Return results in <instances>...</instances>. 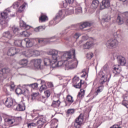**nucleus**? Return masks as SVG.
<instances>
[{"label": "nucleus", "instance_id": "obj_1", "mask_svg": "<svg viewBox=\"0 0 128 128\" xmlns=\"http://www.w3.org/2000/svg\"><path fill=\"white\" fill-rule=\"evenodd\" d=\"M50 54L52 56V60H51L50 59L45 58L44 60V64H58V54L56 53V50H51L49 51Z\"/></svg>", "mask_w": 128, "mask_h": 128}, {"label": "nucleus", "instance_id": "obj_2", "mask_svg": "<svg viewBox=\"0 0 128 128\" xmlns=\"http://www.w3.org/2000/svg\"><path fill=\"white\" fill-rule=\"evenodd\" d=\"M72 54L74 56V58H76V50L72 49L69 52L64 54L63 56H62V62H68V60H72Z\"/></svg>", "mask_w": 128, "mask_h": 128}, {"label": "nucleus", "instance_id": "obj_3", "mask_svg": "<svg viewBox=\"0 0 128 128\" xmlns=\"http://www.w3.org/2000/svg\"><path fill=\"white\" fill-rule=\"evenodd\" d=\"M62 66H64L66 70H74V68H78V65L76 64H64V65L56 64L54 66H52V65H50V68H52V70H54V68H62Z\"/></svg>", "mask_w": 128, "mask_h": 128}, {"label": "nucleus", "instance_id": "obj_4", "mask_svg": "<svg viewBox=\"0 0 128 128\" xmlns=\"http://www.w3.org/2000/svg\"><path fill=\"white\" fill-rule=\"evenodd\" d=\"M106 46L109 48H116L118 46V41L116 39H110L106 42Z\"/></svg>", "mask_w": 128, "mask_h": 128}, {"label": "nucleus", "instance_id": "obj_5", "mask_svg": "<svg viewBox=\"0 0 128 128\" xmlns=\"http://www.w3.org/2000/svg\"><path fill=\"white\" fill-rule=\"evenodd\" d=\"M84 124V115L80 114L78 117L76 119L74 126L76 128H80Z\"/></svg>", "mask_w": 128, "mask_h": 128}, {"label": "nucleus", "instance_id": "obj_6", "mask_svg": "<svg viewBox=\"0 0 128 128\" xmlns=\"http://www.w3.org/2000/svg\"><path fill=\"white\" fill-rule=\"evenodd\" d=\"M14 104H16V100L12 99V97H8L6 98V100L4 102V104L7 108H14Z\"/></svg>", "mask_w": 128, "mask_h": 128}, {"label": "nucleus", "instance_id": "obj_7", "mask_svg": "<svg viewBox=\"0 0 128 128\" xmlns=\"http://www.w3.org/2000/svg\"><path fill=\"white\" fill-rule=\"evenodd\" d=\"M8 124H13V126H18L20 124V119L18 118H8L6 119Z\"/></svg>", "mask_w": 128, "mask_h": 128}, {"label": "nucleus", "instance_id": "obj_8", "mask_svg": "<svg viewBox=\"0 0 128 128\" xmlns=\"http://www.w3.org/2000/svg\"><path fill=\"white\" fill-rule=\"evenodd\" d=\"M13 109H14V110L22 112V110H26V106H24V104H18L16 103H14V106H13Z\"/></svg>", "mask_w": 128, "mask_h": 128}, {"label": "nucleus", "instance_id": "obj_9", "mask_svg": "<svg viewBox=\"0 0 128 128\" xmlns=\"http://www.w3.org/2000/svg\"><path fill=\"white\" fill-rule=\"evenodd\" d=\"M110 6V0H102L100 8V10H104V8H108Z\"/></svg>", "mask_w": 128, "mask_h": 128}, {"label": "nucleus", "instance_id": "obj_10", "mask_svg": "<svg viewBox=\"0 0 128 128\" xmlns=\"http://www.w3.org/2000/svg\"><path fill=\"white\" fill-rule=\"evenodd\" d=\"M42 66L40 64H29L26 65L24 68H28L31 70H42Z\"/></svg>", "mask_w": 128, "mask_h": 128}, {"label": "nucleus", "instance_id": "obj_11", "mask_svg": "<svg viewBox=\"0 0 128 128\" xmlns=\"http://www.w3.org/2000/svg\"><path fill=\"white\" fill-rule=\"evenodd\" d=\"M18 52H20V50L16 49L15 48H12L8 50V56H14V54H16Z\"/></svg>", "mask_w": 128, "mask_h": 128}, {"label": "nucleus", "instance_id": "obj_12", "mask_svg": "<svg viewBox=\"0 0 128 128\" xmlns=\"http://www.w3.org/2000/svg\"><path fill=\"white\" fill-rule=\"evenodd\" d=\"M22 88H23L25 89L22 90V94H24V96H28L30 94V90H28V84H24L22 86Z\"/></svg>", "mask_w": 128, "mask_h": 128}, {"label": "nucleus", "instance_id": "obj_13", "mask_svg": "<svg viewBox=\"0 0 128 128\" xmlns=\"http://www.w3.org/2000/svg\"><path fill=\"white\" fill-rule=\"evenodd\" d=\"M10 72V70L8 68H4L0 70V78H2L4 76V74H8Z\"/></svg>", "mask_w": 128, "mask_h": 128}, {"label": "nucleus", "instance_id": "obj_14", "mask_svg": "<svg viewBox=\"0 0 128 128\" xmlns=\"http://www.w3.org/2000/svg\"><path fill=\"white\" fill-rule=\"evenodd\" d=\"M100 1H98V0H94L92 2L91 8L93 10H96V8H98V7Z\"/></svg>", "mask_w": 128, "mask_h": 128}, {"label": "nucleus", "instance_id": "obj_15", "mask_svg": "<svg viewBox=\"0 0 128 128\" xmlns=\"http://www.w3.org/2000/svg\"><path fill=\"white\" fill-rule=\"evenodd\" d=\"M124 16L122 14H118L117 17V23L119 26H122L124 24Z\"/></svg>", "mask_w": 128, "mask_h": 128}, {"label": "nucleus", "instance_id": "obj_16", "mask_svg": "<svg viewBox=\"0 0 128 128\" xmlns=\"http://www.w3.org/2000/svg\"><path fill=\"white\" fill-rule=\"evenodd\" d=\"M22 56H26V58H30V56H32V50H28L26 52H22Z\"/></svg>", "mask_w": 128, "mask_h": 128}, {"label": "nucleus", "instance_id": "obj_17", "mask_svg": "<svg viewBox=\"0 0 128 128\" xmlns=\"http://www.w3.org/2000/svg\"><path fill=\"white\" fill-rule=\"evenodd\" d=\"M2 36L4 38H6L7 40H12V34H11L10 32L8 31L5 32L3 33Z\"/></svg>", "mask_w": 128, "mask_h": 128}, {"label": "nucleus", "instance_id": "obj_18", "mask_svg": "<svg viewBox=\"0 0 128 128\" xmlns=\"http://www.w3.org/2000/svg\"><path fill=\"white\" fill-rule=\"evenodd\" d=\"M118 64H126V58L124 57H122V56H119L118 57Z\"/></svg>", "mask_w": 128, "mask_h": 128}, {"label": "nucleus", "instance_id": "obj_19", "mask_svg": "<svg viewBox=\"0 0 128 128\" xmlns=\"http://www.w3.org/2000/svg\"><path fill=\"white\" fill-rule=\"evenodd\" d=\"M108 81V76L106 75H104L102 74V76L99 80V84H104V82Z\"/></svg>", "mask_w": 128, "mask_h": 128}, {"label": "nucleus", "instance_id": "obj_20", "mask_svg": "<svg viewBox=\"0 0 128 128\" xmlns=\"http://www.w3.org/2000/svg\"><path fill=\"white\" fill-rule=\"evenodd\" d=\"M24 42L26 44V46L28 48H30L34 46V41L32 40H30L28 38H26L25 39Z\"/></svg>", "mask_w": 128, "mask_h": 128}, {"label": "nucleus", "instance_id": "obj_21", "mask_svg": "<svg viewBox=\"0 0 128 128\" xmlns=\"http://www.w3.org/2000/svg\"><path fill=\"white\" fill-rule=\"evenodd\" d=\"M94 46V44H92V42H86L85 44L83 45V48H84V50H88L89 48H90L92 46Z\"/></svg>", "mask_w": 128, "mask_h": 128}, {"label": "nucleus", "instance_id": "obj_22", "mask_svg": "<svg viewBox=\"0 0 128 128\" xmlns=\"http://www.w3.org/2000/svg\"><path fill=\"white\" fill-rule=\"evenodd\" d=\"M8 12H10V10L6 9L4 12L0 13L2 18H8Z\"/></svg>", "mask_w": 128, "mask_h": 128}, {"label": "nucleus", "instance_id": "obj_23", "mask_svg": "<svg viewBox=\"0 0 128 128\" xmlns=\"http://www.w3.org/2000/svg\"><path fill=\"white\" fill-rule=\"evenodd\" d=\"M0 24L2 28H5L8 26V20L6 19H2L0 20Z\"/></svg>", "mask_w": 128, "mask_h": 128}, {"label": "nucleus", "instance_id": "obj_24", "mask_svg": "<svg viewBox=\"0 0 128 128\" xmlns=\"http://www.w3.org/2000/svg\"><path fill=\"white\" fill-rule=\"evenodd\" d=\"M60 104V100H53L51 106L52 108H58Z\"/></svg>", "mask_w": 128, "mask_h": 128}, {"label": "nucleus", "instance_id": "obj_25", "mask_svg": "<svg viewBox=\"0 0 128 128\" xmlns=\"http://www.w3.org/2000/svg\"><path fill=\"white\" fill-rule=\"evenodd\" d=\"M20 26L22 28H25L26 30H30V26L27 25L26 22L22 20H20Z\"/></svg>", "mask_w": 128, "mask_h": 128}, {"label": "nucleus", "instance_id": "obj_26", "mask_svg": "<svg viewBox=\"0 0 128 128\" xmlns=\"http://www.w3.org/2000/svg\"><path fill=\"white\" fill-rule=\"evenodd\" d=\"M102 20L106 22H110V15L108 13L104 14L102 17Z\"/></svg>", "mask_w": 128, "mask_h": 128}, {"label": "nucleus", "instance_id": "obj_27", "mask_svg": "<svg viewBox=\"0 0 128 128\" xmlns=\"http://www.w3.org/2000/svg\"><path fill=\"white\" fill-rule=\"evenodd\" d=\"M102 90H104V86H99L95 91L94 94L96 96H98V94H100V92H102Z\"/></svg>", "mask_w": 128, "mask_h": 128}, {"label": "nucleus", "instance_id": "obj_28", "mask_svg": "<svg viewBox=\"0 0 128 128\" xmlns=\"http://www.w3.org/2000/svg\"><path fill=\"white\" fill-rule=\"evenodd\" d=\"M124 100L122 101V104L124 106L127 108H128V97L123 96Z\"/></svg>", "mask_w": 128, "mask_h": 128}, {"label": "nucleus", "instance_id": "obj_29", "mask_svg": "<svg viewBox=\"0 0 128 128\" xmlns=\"http://www.w3.org/2000/svg\"><path fill=\"white\" fill-rule=\"evenodd\" d=\"M31 64H42V60L40 59H34L31 60Z\"/></svg>", "mask_w": 128, "mask_h": 128}, {"label": "nucleus", "instance_id": "obj_30", "mask_svg": "<svg viewBox=\"0 0 128 128\" xmlns=\"http://www.w3.org/2000/svg\"><path fill=\"white\" fill-rule=\"evenodd\" d=\"M118 66H120V65H118V66H115L114 68L113 72L115 74H120V68H118Z\"/></svg>", "mask_w": 128, "mask_h": 128}, {"label": "nucleus", "instance_id": "obj_31", "mask_svg": "<svg viewBox=\"0 0 128 128\" xmlns=\"http://www.w3.org/2000/svg\"><path fill=\"white\" fill-rule=\"evenodd\" d=\"M66 101L70 104H72L74 102V98L71 96L68 95L66 96Z\"/></svg>", "mask_w": 128, "mask_h": 128}, {"label": "nucleus", "instance_id": "obj_32", "mask_svg": "<svg viewBox=\"0 0 128 128\" xmlns=\"http://www.w3.org/2000/svg\"><path fill=\"white\" fill-rule=\"evenodd\" d=\"M86 58L87 60H92L94 58V53L92 52H89L86 54Z\"/></svg>", "mask_w": 128, "mask_h": 128}, {"label": "nucleus", "instance_id": "obj_33", "mask_svg": "<svg viewBox=\"0 0 128 128\" xmlns=\"http://www.w3.org/2000/svg\"><path fill=\"white\" fill-rule=\"evenodd\" d=\"M46 28V27H43L42 26H38L35 28H34V30L36 32H40V30H44Z\"/></svg>", "mask_w": 128, "mask_h": 128}, {"label": "nucleus", "instance_id": "obj_34", "mask_svg": "<svg viewBox=\"0 0 128 128\" xmlns=\"http://www.w3.org/2000/svg\"><path fill=\"white\" fill-rule=\"evenodd\" d=\"M82 84H84L82 83V80H80V82L77 83V84H74L73 86H74V88H80Z\"/></svg>", "mask_w": 128, "mask_h": 128}, {"label": "nucleus", "instance_id": "obj_35", "mask_svg": "<svg viewBox=\"0 0 128 128\" xmlns=\"http://www.w3.org/2000/svg\"><path fill=\"white\" fill-rule=\"evenodd\" d=\"M40 54V52L39 51L32 50V56H38Z\"/></svg>", "mask_w": 128, "mask_h": 128}, {"label": "nucleus", "instance_id": "obj_36", "mask_svg": "<svg viewBox=\"0 0 128 128\" xmlns=\"http://www.w3.org/2000/svg\"><path fill=\"white\" fill-rule=\"evenodd\" d=\"M21 34L23 36H25V37L30 36V32L28 31H24L21 33Z\"/></svg>", "mask_w": 128, "mask_h": 128}, {"label": "nucleus", "instance_id": "obj_37", "mask_svg": "<svg viewBox=\"0 0 128 128\" xmlns=\"http://www.w3.org/2000/svg\"><path fill=\"white\" fill-rule=\"evenodd\" d=\"M78 82H80V78L74 77L73 79L74 84H78Z\"/></svg>", "mask_w": 128, "mask_h": 128}, {"label": "nucleus", "instance_id": "obj_38", "mask_svg": "<svg viewBox=\"0 0 128 128\" xmlns=\"http://www.w3.org/2000/svg\"><path fill=\"white\" fill-rule=\"evenodd\" d=\"M38 84L36 83L30 84L28 86V88H33L34 90L35 88H38Z\"/></svg>", "mask_w": 128, "mask_h": 128}, {"label": "nucleus", "instance_id": "obj_39", "mask_svg": "<svg viewBox=\"0 0 128 128\" xmlns=\"http://www.w3.org/2000/svg\"><path fill=\"white\" fill-rule=\"evenodd\" d=\"M40 20H41V22H46V20H48V16H46L42 15L39 18Z\"/></svg>", "mask_w": 128, "mask_h": 128}, {"label": "nucleus", "instance_id": "obj_40", "mask_svg": "<svg viewBox=\"0 0 128 128\" xmlns=\"http://www.w3.org/2000/svg\"><path fill=\"white\" fill-rule=\"evenodd\" d=\"M87 26H88V23L85 22L80 26V28L84 30V28H86Z\"/></svg>", "mask_w": 128, "mask_h": 128}, {"label": "nucleus", "instance_id": "obj_41", "mask_svg": "<svg viewBox=\"0 0 128 128\" xmlns=\"http://www.w3.org/2000/svg\"><path fill=\"white\" fill-rule=\"evenodd\" d=\"M16 94H22V90L20 88H17L16 89Z\"/></svg>", "mask_w": 128, "mask_h": 128}, {"label": "nucleus", "instance_id": "obj_42", "mask_svg": "<svg viewBox=\"0 0 128 128\" xmlns=\"http://www.w3.org/2000/svg\"><path fill=\"white\" fill-rule=\"evenodd\" d=\"M34 126H36V124L34 122H30L28 124V128H34Z\"/></svg>", "mask_w": 128, "mask_h": 128}, {"label": "nucleus", "instance_id": "obj_43", "mask_svg": "<svg viewBox=\"0 0 128 128\" xmlns=\"http://www.w3.org/2000/svg\"><path fill=\"white\" fill-rule=\"evenodd\" d=\"M20 62L21 64H28V60L27 59H22L20 60Z\"/></svg>", "mask_w": 128, "mask_h": 128}, {"label": "nucleus", "instance_id": "obj_44", "mask_svg": "<svg viewBox=\"0 0 128 128\" xmlns=\"http://www.w3.org/2000/svg\"><path fill=\"white\" fill-rule=\"evenodd\" d=\"M76 12L78 14H82V8L80 7L77 8L76 10Z\"/></svg>", "mask_w": 128, "mask_h": 128}, {"label": "nucleus", "instance_id": "obj_45", "mask_svg": "<svg viewBox=\"0 0 128 128\" xmlns=\"http://www.w3.org/2000/svg\"><path fill=\"white\" fill-rule=\"evenodd\" d=\"M44 94L46 98H50V92L49 90L44 91Z\"/></svg>", "mask_w": 128, "mask_h": 128}, {"label": "nucleus", "instance_id": "obj_46", "mask_svg": "<svg viewBox=\"0 0 128 128\" xmlns=\"http://www.w3.org/2000/svg\"><path fill=\"white\" fill-rule=\"evenodd\" d=\"M9 88H10V92H12V90H14V83H11L9 86Z\"/></svg>", "mask_w": 128, "mask_h": 128}, {"label": "nucleus", "instance_id": "obj_47", "mask_svg": "<svg viewBox=\"0 0 128 128\" xmlns=\"http://www.w3.org/2000/svg\"><path fill=\"white\" fill-rule=\"evenodd\" d=\"M46 88H48V87L46 86V84H43L42 85L40 89V92H42V90H46Z\"/></svg>", "mask_w": 128, "mask_h": 128}, {"label": "nucleus", "instance_id": "obj_48", "mask_svg": "<svg viewBox=\"0 0 128 128\" xmlns=\"http://www.w3.org/2000/svg\"><path fill=\"white\" fill-rule=\"evenodd\" d=\"M37 96H38V92L33 93L32 96V100H35Z\"/></svg>", "mask_w": 128, "mask_h": 128}, {"label": "nucleus", "instance_id": "obj_49", "mask_svg": "<svg viewBox=\"0 0 128 128\" xmlns=\"http://www.w3.org/2000/svg\"><path fill=\"white\" fill-rule=\"evenodd\" d=\"M78 98H84V92H79Z\"/></svg>", "mask_w": 128, "mask_h": 128}, {"label": "nucleus", "instance_id": "obj_50", "mask_svg": "<svg viewBox=\"0 0 128 128\" xmlns=\"http://www.w3.org/2000/svg\"><path fill=\"white\" fill-rule=\"evenodd\" d=\"M26 5L22 4L21 6L20 7V9L18 10L19 12H24V8Z\"/></svg>", "mask_w": 128, "mask_h": 128}, {"label": "nucleus", "instance_id": "obj_51", "mask_svg": "<svg viewBox=\"0 0 128 128\" xmlns=\"http://www.w3.org/2000/svg\"><path fill=\"white\" fill-rule=\"evenodd\" d=\"M74 113V109H69L68 110V114H72Z\"/></svg>", "mask_w": 128, "mask_h": 128}, {"label": "nucleus", "instance_id": "obj_52", "mask_svg": "<svg viewBox=\"0 0 128 128\" xmlns=\"http://www.w3.org/2000/svg\"><path fill=\"white\" fill-rule=\"evenodd\" d=\"M12 28V30H13L14 32V34H16V32H18V28H16V27L14 26H13Z\"/></svg>", "mask_w": 128, "mask_h": 128}, {"label": "nucleus", "instance_id": "obj_53", "mask_svg": "<svg viewBox=\"0 0 128 128\" xmlns=\"http://www.w3.org/2000/svg\"><path fill=\"white\" fill-rule=\"evenodd\" d=\"M14 8H18V6H20V4H18V2H16L13 4Z\"/></svg>", "mask_w": 128, "mask_h": 128}, {"label": "nucleus", "instance_id": "obj_54", "mask_svg": "<svg viewBox=\"0 0 128 128\" xmlns=\"http://www.w3.org/2000/svg\"><path fill=\"white\" fill-rule=\"evenodd\" d=\"M46 84L48 88H52L54 86V84L52 82H48Z\"/></svg>", "mask_w": 128, "mask_h": 128}, {"label": "nucleus", "instance_id": "obj_55", "mask_svg": "<svg viewBox=\"0 0 128 128\" xmlns=\"http://www.w3.org/2000/svg\"><path fill=\"white\" fill-rule=\"evenodd\" d=\"M124 15L126 16L127 17V18L126 20V24H127V26H128V12H125Z\"/></svg>", "mask_w": 128, "mask_h": 128}, {"label": "nucleus", "instance_id": "obj_56", "mask_svg": "<svg viewBox=\"0 0 128 128\" xmlns=\"http://www.w3.org/2000/svg\"><path fill=\"white\" fill-rule=\"evenodd\" d=\"M80 34L76 33V34H74V38H76V40H78V38H80Z\"/></svg>", "mask_w": 128, "mask_h": 128}, {"label": "nucleus", "instance_id": "obj_57", "mask_svg": "<svg viewBox=\"0 0 128 128\" xmlns=\"http://www.w3.org/2000/svg\"><path fill=\"white\" fill-rule=\"evenodd\" d=\"M74 9L70 10L68 11L69 14H74Z\"/></svg>", "mask_w": 128, "mask_h": 128}, {"label": "nucleus", "instance_id": "obj_58", "mask_svg": "<svg viewBox=\"0 0 128 128\" xmlns=\"http://www.w3.org/2000/svg\"><path fill=\"white\" fill-rule=\"evenodd\" d=\"M82 40H86L88 38V36H84L82 37Z\"/></svg>", "mask_w": 128, "mask_h": 128}, {"label": "nucleus", "instance_id": "obj_59", "mask_svg": "<svg viewBox=\"0 0 128 128\" xmlns=\"http://www.w3.org/2000/svg\"><path fill=\"white\" fill-rule=\"evenodd\" d=\"M40 98H42V99L40 100H41V102H44V100H46V97L42 96H40Z\"/></svg>", "mask_w": 128, "mask_h": 128}, {"label": "nucleus", "instance_id": "obj_60", "mask_svg": "<svg viewBox=\"0 0 128 128\" xmlns=\"http://www.w3.org/2000/svg\"><path fill=\"white\" fill-rule=\"evenodd\" d=\"M66 76H58V78L59 80H66Z\"/></svg>", "mask_w": 128, "mask_h": 128}, {"label": "nucleus", "instance_id": "obj_61", "mask_svg": "<svg viewBox=\"0 0 128 128\" xmlns=\"http://www.w3.org/2000/svg\"><path fill=\"white\" fill-rule=\"evenodd\" d=\"M66 2L68 4H72L74 2V0H66Z\"/></svg>", "mask_w": 128, "mask_h": 128}, {"label": "nucleus", "instance_id": "obj_62", "mask_svg": "<svg viewBox=\"0 0 128 128\" xmlns=\"http://www.w3.org/2000/svg\"><path fill=\"white\" fill-rule=\"evenodd\" d=\"M120 2H128V0H120Z\"/></svg>", "mask_w": 128, "mask_h": 128}, {"label": "nucleus", "instance_id": "obj_63", "mask_svg": "<svg viewBox=\"0 0 128 128\" xmlns=\"http://www.w3.org/2000/svg\"><path fill=\"white\" fill-rule=\"evenodd\" d=\"M20 44H21L22 46H24V44H24V42H21Z\"/></svg>", "mask_w": 128, "mask_h": 128}, {"label": "nucleus", "instance_id": "obj_64", "mask_svg": "<svg viewBox=\"0 0 128 128\" xmlns=\"http://www.w3.org/2000/svg\"><path fill=\"white\" fill-rule=\"evenodd\" d=\"M41 42H42V40H38V42L40 43Z\"/></svg>", "mask_w": 128, "mask_h": 128}]
</instances>
